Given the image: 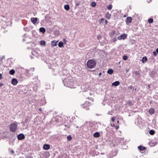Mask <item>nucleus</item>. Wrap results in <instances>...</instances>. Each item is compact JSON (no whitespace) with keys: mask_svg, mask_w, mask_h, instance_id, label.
Returning a JSON list of instances; mask_svg holds the SVG:
<instances>
[{"mask_svg":"<svg viewBox=\"0 0 158 158\" xmlns=\"http://www.w3.org/2000/svg\"><path fill=\"white\" fill-rule=\"evenodd\" d=\"M20 158H23V157H21Z\"/></svg>","mask_w":158,"mask_h":158,"instance_id":"64","label":"nucleus"},{"mask_svg":"<svg viewBox=\"0 0 158 158\" xmlns=\"http://www.w3.org/2000/svg\"><path fill=\"white\" fill-rule=\"evenodd\" d=\"M102 75V73L100 72L99 73V76H101Z\"/></svg>","mask_w":158,"mask_h":158,"instance_id":"52","label":"nucleus"},{"mask_svg":"<svg viewBox=\"0 0 158 158\" xmlns=\"http://www.w3.org/2000/svg\"><path fill=\"white\" fill-rule=\"evenodd\" d=\"M15 71L13 69H11L10 70V71H9V73L11 75H14L15 73Z\"/></svg>","mask_w":158,"mask_h":158,"instance_id":"23","label":"nucleus"},{"mask_svg":"<svg viewBox=\"0 0 158 158\" xmlns=\"http://www.w3.org/2000/svg\"><path fill=\"white\" fill-rule=\"evenodd\" d=\"M23 42H24L26 41V40L24 39H23Z\"/></svg>","mask_w":158,"mask_h":158,"instance_id":"56","label":"nucleus"},{"mask_svg":"<svg viewBox=\"0 0 158 158\" xmlns=\"http://www.w3.org/2000/svg\"><path fill=\"white\" fill-rule=\"evenodd\" d=\"M128 57L126 55H124L123 57V59L124 60H126L127 59Z\"/></svg>","mask_w":158,"mask_h":158,"instance_id":"31","label":"nucleus"},{"mask_svg":"<svg viewBox=\"0 0 158 158\" xmlns=\"http://www.w3.org/2000/svg\"><path fill=\"white\" fill-rule=\"evenodd\" d=\"M157 52L156 51H154L153 52V54L154 56H156L157 55Z\"/></svg>","mask_w":158,"mask_h":158,"instance_id":"38","label":"nucleus"},{"mask_svg":"<svg viewBox=\"0 0 158 158\" xmlns=\"http://www.w3.org/2000/svg\"><path fill=\"white\" fill-rule=\"evenodd\" d=\"M96 3L95 2H91V6L93 7H95L96 6Z\"/></svg>","mask_w":158,"mask_h":158,"instance_id":"27","label":"nucleus"},{"mask_svg":"<svg viewBox=\"0 0 158 158\" xmlns=\"http://www.w3.org/2000/svg\"><path fill=\"white\" fill-rule=\"evenodd\" d=\"M153 19L152 18H150L148 20V22L150 23H152L153 22Z\"/></svg>","mask_w":158,"mask_h":158,"instance_id":"30","label":"nucleus"},{"mask_svg":"<svg viewBox=\"0 0 158 158\" xmlns=\"http://www.w3.org/2000/svg\"><path fill=\"white\" fill-rule=\"evenodd\" d=\"M64 9L67 10H69L70 9L69 6L68 4L64 5Z\"/></svg>","mask_w":158,"mask_h":158,"instance_id":"22","label":"nucleus"},{"mask_svg":"<svg viewBox=\"0 0 158 158\" xmlns=\"http://www.w3.org/2000/svg\"><path fill=\"white\" fill-rule=\"evenodd\" d=\"M127 104L129 106H132L133 105V103L131 101H128L127 102Z\"/></svg>","mask_w":158,"mask_h":158,"instance_id":"24","label":"nucleus"},{"mask_svg":"<svg viewBox=\"0 0 158 158\" xmlns=\"http://www.w3.org/2000/svg\"><path fill=\"white\" fill-rule=\"evenodd\" d=\"M100 136V133L98 132H96L94 134V136L95 137L98 138Z\"/></svg>","mask_w":158,"mask_h":158,"instance_id":"19","label":"nucleus"},{"mask_svg":"<svg viewBox=\"0 0 158 158\" xmlns=\"http://www.w3.org/2000/svg\"><path fill=\"white\" fill-rule=\"evenodd\" d=\"M68 79H65L63 81V83H64V85L65 86H66L68 87H70L71 88H73L74 87L73 86L72 87L71 85H70V84L68 81H67Z\"/></svg>","mask_w":158,"mask_h":158,"instance_id":"5","label":"nucleus"},{"mask_svg":"<svg viewBox=\"0 0 158 158\" xmlns=\"http://www.w3.org/2000/svg\"><path fill=\"white\" fill-rule=\"evenodd\" d=\"M132 20V18L130 17H127L126 19V22L127 25H129Z\"/></svg>","mask_w":158,"mask_h":158,"instance_id":"9","label":"nucleus"},{"mask_svg":"<svg viewBox=\"0 0 158 158\" xmlns=\"http://www.w3.org/2000/svg\"><path fill=\"white\" fill-rule=\"evenodd\" d=\"M117 41V39L116 38H113L111 40L112 42H114Z\"/></svg>","mask_w":158,"mask_h":158,"instance_id":"35","label":"nucleus"},{"mask_svg":"<svg viewBox=\"0 0 158 158\" xmlns=\"http://www.w3.org/2000/svg\"><path fill=\"white\" fill-rule=\"evenodd\" d=\"M18 83L17 80L15 78H13L11 81V84L14 85H16Z\"/></svg>","mask_w":158,"mask_h":158,"instance_id":"10","label":"nucleus"},{"mask_svg":"<svg viewBox=\"0 0 158 158\" xmlns=\"http://www.w3.org/2000/svg\"><path fill=\"white\" fill-rule=\"evenodd\" d=\"M9 151H10L11 150V154H14L15 153V152H14V150H13V149H11L10 148H9Z\"/></svg>","mask_w":158,"mask_h":158,"instance_id":"36","label":"nucleus"},{"mask_svg":"<svg viewBox=\"0 0 158 158\" xmlns=\"http://www.w3.org/2000/svg\"><path fill=\"white\" fill-rule=\"evenodd\" d=\"M72 138V137L70 135H68L67 137V139L68 141L71 140Z\"/></svg>","mask_w":158,"mask_h":158,"instance_id":"33","label":"nucleus"},{"mask_svg":"<svg viewBox=\"0 0 158 158\" xmlns=\"http://www.w3.org/2000/svg\"><path fill=\"white\" fill-rule=\"evenodd\" d=\"M156 74L157 72L154 70L150 72L149 74V76L152 78L154 77Z\"/></svg>","mask_w":158,"mask_h":158,"instance_id":"6","label":"nucleus"},{"mask_svg":"<svg viewBox=\"0 0 158 158\" xmlns=\"http://www.w3.org/2000/svg\"><path fill=\"white\" fill-rule=\"evenodd\" d=\"M129 69H128L126 70V73H128L129 72Z\"/></svg>","mask_w":158,"mask_h":158,"instance_id":"55","label":"nucleus"},{"mask_svg":"<svg viewBox=\"0 0 158 158\" xmlns=\"http://www.w3.org/2000/svg\"><path fill=\"white\" fill-rule=\"evenodd\" d=\"M2 74L0 73V80L2 79Z\"/></svg>","mask_w":158,"mask_h":158,"instance_id":"42","label":"nucleus"},{"mask_svg":"<svg viewBox=\"0 0 158 158\" xmlns=\"http://www.w3.org/2000/svg\"><path fill=\"white\" fill-rule=\"evenodd\" d=\"M119 121H118V120L117 123H119Z\"/></svg>","mask_w":158,"mask_h":158,"instance_id":"62","label":"nucleus"},{"mask_svg":"<svg viewBox=\"0 0 158 158\" xmlns=\"http://www.w3.org/2000/svg\"><path fill=\"white\" fill-rule=\"evenodd\" d=\"M64 126H65V127H67V125H64Z\"/></svg>","mask_w":158,"mask_h":158,"instance_id":"61","label":"nucleus"},{"mask_svg":"<svg viewBox=\"0 0 158 158\" xmlns=\"http://www.w3.org/2000/svg\"><path fill=\"white\" fill-rule=\"evenodd\" d=\"M3 85L2 83H0V87Z\"/></svg>","mask_w":158,"mask_h":158,"instance_id":"49","label":"nucleus"},{"mask_svg":"<svg viewBox=\"0 0 158 158\" xmlns=\"http://www.w3.org/2000/svg\"><path fill=\"white\" fill-rule=\"evenodd\" d=\"M63 40H64V42H66V39H63Z\"/></svg>","mask_w":158,"mask_h":158,"instance_id":"54","label":"nucleus"},{"mask_svg":"<svg viewBox=\"0 0 158 158\" xmlns=\"http://www.w3.org/2000/svg\"><path fill=\"white\" fill-rule=\"evenodd\" d=\"M149 134L151 135H154L155 133V132L154 130H151L149 131Z\"/></svg>","mask_w":158,"mask_h":158,"instance_id":"25","label":"nucleus"},{"mask_svg":"<svg viewBox=\"0 0 158 158\" xmlns=\"http://www.w3.org/2000/svg\"><path fill=\"white\" fill-rule=\"evenodd\" d=\"M96 62L94 60H89L87 63L86 65L88 68L89 69L94 68L96 66Z\"/></svg>","mask_w":158,"mask_h":158,"instance_id":"1","label":"nucleus"},{"mask_svg":"<svg viewBox=\"0 0 158 158\" xmlns=\"http://www.w3.org/2000/svg\"><path fill=\"white\" fill-rule=\"evenodd\" d=\"M26 158H31V157L30 156H28Z\"/></svg>","mask_w":158,"mask_h":158,"instance_id":"57","label":"nucleus"},{"mask_svg":"<svg viewBox=\"0 0 158 158\" xmlns=\"http://www.w3.org/2000/svg\"><path fill=\"white\" fill-rule=\"evenodd\" d=\"M108 114H110V115H112V114H110V111H109L108 113Z\"/></svg>","mask_w":158,"mask_h":158,"instance_id":"53","label":"nucleus"},{"mask_svg":"<svg viewBox=\"0 0 158 158\" xmlns=\"http://www.w3.org/2000/svg\"><path fill=\"white\" fill-rule=\"evenodd\" d=\"M23 30L26 31H29V29L28 27H24L23 28Z\"/></svg>","mask_w":158,"mask_h":158,"instance_id":"34","label":"nucleus"},{"mask_svg":"<svg viewBox=\"0 0 158 158\" xmlns=\"http://www.w3.org/2000/svg\"><path fill=\"white\" fill-rule=\"evenodd\" d=\"M58 46L60 48H61L63 45V43L62 42H60L58 44Z\"/></svg>","mask_w":158,"mask_h":158,"instance_id":"26","label":"nucleus"},{"mask_svg":"<svg viewBox=\"0 0 158 158\" xmlns=\"http://www.w3.org/2000/svg\"><path fill=\"white\" fill-rule=\"evenodd\" d=\"M111 126L112 127H113V126H114L115 127V125L114 124H113V125H112V124H111Z\"/></svg>","mask_w":158,"mask_h":158,"instance_id":"58","label":"nucleus"},{"mask_svg":"<svg viewBox=\"0 0 158 158\" xmlns=\"http://www.w3.org/2000/svg\"><path fill=\"white\" fill-rule=\"evenodd\" d=\"M111 15L110 14L109 12H107L105 14L106 18L108 19H109L111 18Z\"/></svg>","mask_w":158,"mask_h":158,"instance_id":"15","label":"nucleus"},{"mask_svg":"<svg viewBox=\"0 0 158 158\" xmlns=\"http://www.w3.org/2000/svg\"><path fill=\"white\" fill-rule=\"evenodd\" d=\"M29 70L28 69H27L26 70V72L27 73H29Z\"/></svg>","mask_w":158,"mask_h":158,"instance_id":"44","label":"nucleus"},{"mask_svg":"<svg viewBox=\"0 0 158 158\" xmlns=\"http://www.w3.org/2000/svg\"><path fill=\"white\" fill-rule=\"evenodd\" d=\"M46 44L44 40H41L40 41V44L41 45L44 46Z\"/></svg>","mask_w":158,"mask_h":158,"instance_id":"28","label":"nucleus"},{"mask_svg":"<svg viewBox=\"0 0 158 158\" xmlns=\"http://www.w3.org/2000/svg\"><path fill=\"white\" fill-rule=\"evenodd\" d=\"M128 89H133L132 91L134 90V88L132 86H131L128 87Z\"/></svg>","mask_w":158,"mask_h":158,"instance_id":"40","label":"nucleus"},{"mask_svg":"<svg viewBox=\"0 0 158 158\" xmlns=\"http://www.w3.org/2000/svg\"><path fill=\"white\" fill-rule=\"evenodd\" d=\"M58 41L53 40L51 42L52 45L53 46H56L57 45V42Z\"/></svg>","mask_w":158,"mask_h":158,"instance_id":"12","label":"nucleus"},{"mask_svg":"<svg viewBox=\"0 0 158 158\" xmlns=\"http://www.w3.org/2000/svg\"><path fill=\"white\" fill-rule=\"evenodd\" d=\"M31 21L34 24H35L36 23L37 21V18H32L31 19Z\"/></svg>","mask_w":158,"mask_h":158,"instance_id":"11","label":"nucleus"},{"mask_svg":"<svg viewBox=\"0 0 158 158\" xmlns=\"http://www.w3.org/2000/svg\"><path fill=\"white\" fill-rule=\"evenodd\" d=\"M104 21H105V23L106 24L107 23V20L106 19H105Z\"/></svg>","mask_w":158,"mask_h":158,"instance_id":"45","label":"nucleus"},{"mask_svg":"<svg viewBox=\"0 0 158 158\" xmlns=\"http://www.w3.org/2000/svg\"><path fill=\"white\" fill-rule=\"evenodd\" d=\"M17 124L16 123H14L11 124L9 127L10 131L12 132L15 131L17 127Z\"/></svg>","mask_w":158,"mask_h":158,"instance_id":"3","label":"nucleus"},{"mask_svg":"<svg viewBox=\"0 0 158 158\" xmlns=\"http://www.w3.org/2000/svg\"><path fill=\"white\" fill-rule=\"evenodd\" d=\"M151 1V0H147V2L148 3H150Z\"/></svg>","mask_w":158,"mask_h":158,"instance_id":"46","label":"nucleus"},{"mask_svg":"<svg viewBox=\"0 0 158 158\" xmlns=\"http://www.w3.org/2000/svg\"><path fill=\"white\" fill-rule=\"evenodd\" d=\"M30 57H31V59H33V57H32L31 56Z\"/></svg>","mask_w":158,"mask_h":158,"instance_id":"60","label":"nucleus"},{"mask_svg":"<svg viewBox=\"0 0 158 158\" xmlns=\"http://www.w3.org/2000/svg\"><path fill=\"white\" fill-rule=\"evenodd\" d=\"M115 34V31H113L110 34V36H113Z\"/></svg>","mask_w":158,"mask_h":158,"instance_id":"37","label":"nucleus"},{"mask_svg":"<svg viewBox=\"0 0 158 158\" xmlns=\"http://www.w3.org/2000/svg\"><path fill=\"white\" fill-rule=\"evenodd\" d=\"M39 110L40 111H41L42 110L41 108H39Z\"/></svg>","mask_w":158,"mask_h":158,"instance_id":"47","label":"nucleus"},{"mask_svg":"<svg viewBox=\"0 0 158 158\" xmlns=\"http://www.w3.org/2000/svg\"><path fill=\"white\" fill-rule=\"evenodd\" d=\"M155 110L152 108H150L149 110V112L150 114H153L154 113Z\"/></svg>","mask_w":158,"mask_h":158,"instance_id":"18","label":"nucleus"},{"mask_svg":"<svg viewBox=\"0 0 158 158\" xmlns=\"http://www.w3.org/2000/svg\"><path fill=\"white\" fill-rule=\"evenodd\" d=\"M104 19L103 18L102 19H101L99 20V23H103V22L104 21Z\"/></svg>","mask_w":158,"mask_h":158,"instance_id":"39","label":"nucleus"},{"mask_svg":"<svg viewBox=\"0 0 158 158\" xmlns=\"http://www.w3.org/2000/svg\"><path fill=\"white\" fill-rule=\"evenodd\" d=\"M147 60V58L146 56H144L143 57L141 61L143 63H145Z\"/></svg>","mask_w":158,"mask_h":158,"instance_id":"20","label":"nucleus"},{"mask_svg":"<svg viewBox=\"0 0 158 158\" xmlns=\"http://www.w3.org/2000/svg\"><path fill=\"white\" fill-rule=\"evenodd\" d=\"M120 84V82L119 81H116L112 83V85L115 86H117Z\"/></svg>","mask_w":158,"mask_h":158,"instance_id":"14","label":"nucleus"},{"mask_svg":"<svg viewBox=\"0 0 158 158\" xmlns=\"http://www.w3.org/2000/svg\"><path fill=\"white\" fill-rule=\"evenodd\" d=\"M112 5L111 4H110L107 7V9L109 10H111L112 8Z\"/></svg>","mask_w":158,"mask_h":158,"instance_id":"29","label":"nucleus"},{"mask_svg":"<svg viewBox=\"0 0 158 158\" xmlns=\"http://www.w3.org/2000/svg\"><path fill=\"white\" fill-rule=\"evenodd\" d=\"M127 35L125 34H123L118 37V40H125L127 37Z\"/></svg>","mask_w":158,"mask_h":158,"instance_id":"7","label":"nucleus"},{"mask_svg":"<svg viewBox=\"0 0 158 158\" xmlns=\"http://www.w3.org/2000/svg\"><path fill=\"white\" fill-rule=\"evenodd\" d=\"M111 119V121H112L114 122L115 118H114V117H113Z\"/></svg>","mask_w":158,"mask_h":158,"instance_id":"41","label":"nucleus"},{"mask_svg":"<svg viewBox=\"0 0 158 158\" xmlns=\"http://www.w3.org/2000/svg\"><path fill=\"white\" fill-rule=\"evenodd\" d=\"M40 32H42L43 33H44L46 31L45 29L43 27H41L39 29Z\"/></svg>","mask_w":158,"mask_h":158,"instance_id":"17","label":"nucleus"},{"mask_svg":"<svg viewBox=\"0 0 158 158\" xmlns=\"http://www.w3.org/2000/svg\"><path fill=\"white\" fill-rule=\"evenodd\" d=\"M134 73L136 75H139L140 73L139 71H135Z\"/></svg>","mask_w":158,"mask_h":158,"instance_id":"32","label":"nucleus"},{"mask_svg":"<svg viewBox=\"0 0 158 158\" xmlns=\"http://www.w3.org/2000/svg\"><path fill=\"white\" fill-rule=\"evenodd\" d=\"M138 148L140 151L144 150L146 149L144 147L141 145L139 146Z\"/></svg>","mask_w":158,"mask_h":158,"instance_id":"16","label":"nucleus"},{"mask_svg":"<svg viewBox=\"0 0 158 158\" xmlns=\"http://www.w3.org/2000/svg\"><path fill=\"white\" fill-rule=\"evenodd\" d=\"M90 129L92 131H94L98 128V123L96 122H93L90 124Z\"/></svg>","mask_w":158,"mask_h":158,"instance_id":"2","label":"nucleus"},{"mask_svg":"<svg viewBox=\"0 0 158 158\" xmlns=\"http://www.w3.org/2000/svg\"><path fill=\"white\" fill-rule=\"evenodd\" d=\"M31 70L32 71H34V69L33 68V69H31Z\"/></svg>","mask_w":158,"mask_h":158,"instance_id":"59","label":"nucleus"},{"mask_svg":"<svg viewBox=\"0 0 158 158\" xmlns=\"http://www.w3.org/2000/svg\"><path fill=\"white\" fill-rule=\"evenodd\" d=\"M156 52H157V53L158 54V48H157L156 50Z\"/></svg>","mask_w":158,"mask_h":158,"instance_id":"51","label":"nucleus"},{"mask_svg":"<svg viewBox=\"0 0 158 158\" xmlns=\"http://www.w3.org/2000/svg\"><path fill=\"white\" fill-rule=\"evenodd\" d=\"M90 105V103L88 101H86L83 104L81 105V107L86 110H89L88 106Z\"/></svg>","mask_w":158,"mask_h":158,"instance_id":"4","label":"nucleus"},{"mask_svg":"<svg viewBox=\"0 0 158 158\" xmlns=\"http://www.w3.org/2000/svg\"><path fill=\"white\" fill-rule=\"evenodd\" d=\"M115 127L116 129H117L119 128V126H115Z\"/></svg>","mask_w":158,"mask_h":158,"instance_id":"43","label":"nucleus"},{"mask_svg":"<svg viewBox=\"0 0 158 158\" xmlns=\"http://www.w3.org/2000/svg\"><path fill=\"white\" fill-rule=\"evenodd\" d=\"M43 148L46 150H48L50 148V145L48 144H44L43 146Z\"/></svg>","mask_w":158,"mask_h":158,"instance_id":"13","label":"nucleus"},{"mask_svg":"<svg viewBox=\"0 0 158 158\" xmlns=\"http://www.w3.org/2000/svg\"><path fill=\"white\" fill-rule=\"evenodd\" d=\"M113 70L111 69H109L107 71V73L110 74H111L113 73Z\"/></svg>","mask_w":158,"mask_h":158,"instance_id":"21","label":"nucleus"},{"mask_svg":"<svg viewBox=\"0 0 158 158\" xmlns=\"http://www.w3.org/2000/svg\"><path fill=\"white\" fill-rule=\"evenodd\" d=\"M79 4L78 3H76V6H79Z\"/></svg>","mask_w":158,"mask_h":158,"instance_id":"48","label":"nucleus"},{"mask_svg":"<svg viewBox=\"0 0 158 158\" xmlns=\"http://www.w3.org/2000/svg\"><path fill=\"white\" fill-rule=\"evenodd\" d=\"M27 120L28 119H26L25 120V123H27Z\"/></svg>","mask_w":158,"mask_h":158,"instance_id":"50","label":"nucleus"},{"mask_svg":"<svg viewBox=\"0 0 158 158\" xmlns=\"http://www.w3.org/2000/svg\"><path fill=\"white\" fill-rule=\"evenodd\" d=\"M17 137L18 140H22L24 139L25 137L23 134V133H20L18 135Z\"/></svg>","mask_w":158,"mask_h":158,"instance_id":"8","label":"nucleus"},{"mask_svg":"<svg viewBox=\"0 0 158 158\" xmlns=\"http://www.w3.org/2000/svg\"><path fill=\"white\" fill-rule=\"evenodd\" d=\"M76 128H78V126H77V127H76Z\"/></svg>","mask_w":158,"mask_h":158,"instance_id":"63","label":"nucleus"}]
</instances>
